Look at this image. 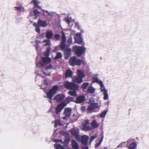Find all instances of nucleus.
Instances as JSON below:
<instances>
[{"instance_id":"17","label":"nucleus","mask_w":149,"mask_h":149,"mask_svg":"<svg viewBox=\"0 0 149 149\" xmlns=\"http://www.w3.org/2000/svg\"><path fill=\"white\" fill-rule=\"evenodd\" d=\"M37 25L38 26L42 27H45L47 25L46 22L41 20H39L38 21Z\"/></svg>"},{"instance_id":"1","label":"nucleus","mask_w":149,"mask_h":149,"mask_svg":"<svg viewBox=\"0 0 149 149\" xmlns=\"http://www.w3.org/2000/svg\"><path fill=\"white\" fill-rule=\"evenodd\" d=\"M65 88L72 90H77L79 87V85L73 82H69L68 81H65L63 84Z\"/></svg>"},{"instance_id":"23","label":"nucleus","mask_w":149,"mask_h":149,"mask_svg":"<svg viewBox=\"0 0 149 149\" xmlns=\"http://www.w3.org/2000/svg\"><path fill=\"white\" fill-rule=\"evenodd\" d=\"M101 91L103 93L104 97V100H107L108 99V96L107 94V91L105 89L101 90Z\"/></svg>"},{"instance_id":"21","label":"nucleus","mask_w":149,"mask_h":149,"mask_svg":"<svg viewBox=\"0 0 149 149\" xmlns=\"http://www.w3.org/2000/svg\"><path fill=\"white\" fill-rule=\"evenodd\" d=\"M73 81L76 83H81L82 82V79L77 76L74 77L73 79Z\"/></svg>"},{"instance_id":"48","label":"nucleus","mask_w":149,"mask_h":149,"mask_svg":"<svg viewBox=\"0 0 149 149\" xmlns=\"http://www.w3.org/2000/svg\"><path fill=\"white\" fill-rule=\"evenodd\" d=\"M40 65H41L42 66H44V64L42 63L41 62H39L38 63Z\"/></svg>"},{"instance_id":"13","label":"nucleus","mask_w":149,"mask_h":149,"mask_svg":"<svg viewBox=\"0 0 149 149\" xmlns=\"http://www.w3.org/2000/svg\"><path fill=\"white\" fill-rule=\"evenodd\" d=\"M98 107V104L97 103H94L91 104L88 107L87 110L88 111H92L94 108Z\"/></svg>"},{"instance_id":"3","label":"nucleus","mask_w":149,"mask_h":149,"mask_svg":"<svg viewBox=\"0 0 149 149\" xmlns=\"http://www.w3.org/2000/svg\"><path fill=\"white\" fill-rule=\"evenodd\" d=\"M58 89V86L57 85L53 86L48 92L46 93L47 97L49 99H52L53 95L56 93Z\"/></svg>"},{"instance_id":"5","label":"nucleus","mask_w":149,"mask_h":149,"mask_svg":"<svg viewBox=\"0 0 149 149\" xmlns=\"http://www.w3.org/2000/svg\"><path fill=\"white\" fill-rule=\"evenodd\" d=\"M62 41L61 42L60 49L62 50L65 49L66 47L65 42H66V38L64 32H61Z\"/></svg>"},{"instance_id":"25","label":"nucleus","mask_w":149,"mask_h":149,"mask_svg":"<svg viewBox=\"0 0 149 149\" xmlns=\"http://www.w3.org/2000/svg\"><path fill=\"white\" fill-rule=\"evenodd\" d=\"M78 76L81 78L82 79L83 78L85 77V75L84 74L83 72L79 70H78L77 71Z\"/></svg>"},{"instance_id":"22","label":"nucleus","mask_w":149,"mask_h":149,"mask_svg":"<svg viewBox=\"0 0 149 149\" xmlns=\"http://www.w3.org/2000/svg\"><path fill=\"white\" fill-rule=\"evenodd\" d=\"M92 81L93 82H97L100 84V85L101 87L102 86H103V83L102 82V81H99L97 78H96L95 77H93L92 78Z\"/></svg>"},{"instance_id":"45","label":"nucleus","mask_w":149,"mask_h":149,"mask_svg":"<svg viewBox=\"0 0 149 149\" xmlns=\"http://www.w3.org/2000/svg\"><path fill=\"white\" fill-rule=\"evenodd\" d=\"M54 142H60L62 144V143L63 141L61 140H58V139H54Z\"/></svg>"},{"instance_id":"30","label":"nucleus","mask_w":149,"mask_h":149,"mask_svg":"<svg viewBox=\"0 0 149 149\" xmlns=\"http://www.w3.org/2000/svg\"><path fill=\"white\" fill-rule=\"evenodd\" d=\"M73 91H69L68 93V94L71 96H77V94L76 93V91L77 90Z\"/></svg>"},{"instance_id":"50","label":"nucleus","mask_w":149,"mask_h":149,"mask_svg":"<svg viewBox=\"0 0 149 149\" xmlns=\"http://www.w3.org/2000/svg\"><path fill=\"white\" fill-rule=\"evenodd\" d=\"M103 139V137H102L101 139H100L99 143L101 144L102 143Z\"/></svg>"},{"instance_id":"38","label":"nucleus","mask_w":149,"mask_h":149,"mask_svg":"<svg viewBox=\"0 0 149 149\" xmlns=\"http://www.w3.org/2000/svg\"><path fill=\"white\" fill-rule=\"evenodd\" d=\"M43 42H45L46 43V44L45 45V46L49 45L50 43V40L48 39L44 40Z\"/></svg>"},{"instance_id":"11","label":"nucleus","mask_w":149,"mask_h":149,"mask_svg":"<svg viewBox=\"0 0 149 149\" xmlns=\"http://www.w3.org/2000/svg\"><path fill=\"white\" fill-rule=\"evenodd\" d=\"M86 100V98L84 95H80L77 97L75 101L76 103H81L83 102Z\"/></svg>"},{"instance_id":"32","label":"nucleus","mask_w":149,"mask_h":149,"mask_svg":"<svg viewBox=\"0 0 149 149\" xmlns=\"http://www.w3.org/2000/svg\"><path fill=\"white\" fill-rule=\"evenodd\" d=\"M75 41L76 42V43L80 44L82 42V39L80 37H77L75 38Z\"/></svg>"},{"instance_id":"51","label":"nucleus","mask_w":149,"mask_h":149,"mask_svg":"<svg viewBox=\"0 0 149 149\" xmlns=\"http://www.w3.org/2000/svg\"><path fill=\"white\" fill-rule=\"evenodd\" d=\"M103 139V137H102L101 139H100L99 143L101 144L102 143Z\"/></svg>"},{"instance_id":"2","label":"nucleus","mask_w":149,"mask_h":149,"mask_svg":"<svg viewBox=\"0 0 149 149\" xmlns=\"http://www.w3.org/2000/svg\"><path fill=\"white\" fill-rule=\"evenodd\" d=\"M73 52L78 56H80L85 52V48L82 46H74L72 48Z\"/></svg>"},{"instance_id":"49","label":"nucleus","mask_w":149,"mask_h":149,"mask_svg":"<svg viewBox=\"0 0 149 149\" xmlns=\"http://www.w3.org/2000/svg\"><path fill=\"white\" fill-rule=\"evenodd\" d=\"M82 149H88V147L87 146L82 147Z\"/></svg>"},{"instance_id":"54","label":"nucleus","mask_w":149,"mask_h":149,"mask_svg":"<svg viewBox=\"0 0 149 149\" xmlns=\"http://www.w3.org/2000/svg\"><path fill=\"white\" fill-rule=\"evenodd\" d=\"M47 14H48V15H50V13L49 12H48Z\"/></svg>"},{"instance_id":"19","label":"nucleus","mask_w":149,"mask_h":149,"mask_svg":"<svg viewBox=\"0 0 149 149\" xmlns=\"http://www.w3.org/2000/svg\"><path fill=\"white\" fill-rule=\"evenodd\" d=\"M73 75V72L72 70L70 69H68L66 71L65 76V78H67L68 77H71Z\"/></svg>"},{"instance_id":"27","label":"nucleus","mask_w":149,"mask_h":149,"mask_svg":"<svg viewBox=\"0 0 149 149\" xmlns=\"http://www.w3.org/2000/svg\"><path fill=\"white\" fill-rule=\"evenodd\" d=\"M136 145L135 143L133 142L129 146L128 149H136Z\"/></svg>"},{"instance_id":"20","label":"nucleus","mask_w":149,"mask_h":149,"mask_svg":"<svg viewBox=\"0 0 149 149\" xmlns=\"http://www.w3.org/2000/svg\"><path fill=\"white\" fill-rule=\"evenodd\" d=\"M99 125V124L97 123L96 120H93L91 123V125L93 129L97 128Z\"/></svg>"},{"instance_id":"42","label":"nucleus","mask_w":149,"mask_h":149,"mask_svg":"<svg viewBox=\"0 0 149 149\" xmlns=\"http://www.w3.org/2000/svg\"><path fill=\"white\" fill-rule=\"evenodd\" d=\"M14 8H15V10L17 11L20 12L22 8V6H16Z\"/></svg>"},{"instance_id":"57","label":"nucleus","mask_w":149,"mask_h":149,"mask_svg":"<svg viewBox=\"0 0 149 149\" xmlns=\"http://www.w3.org/2000/svg\"><path fill=\"white\" fill-rule=\"evenodd\" d=\"M43 74H45V72H43Z\"/></svg>"},{"instance_id":"14","label":"nucleus","mask_w":149,"mask_h":149,"mask_svg":"<svg viewBox=\"0 0 149 149\" xmlns=\"http://www.w3.org/2000/svg\"><path fill=\"white\" fill-rule=\"evenodd\" d=\"M84 123L83 124L84 130L85 131H88L90 130V127L87 124H88V120H85Z\"/></svg>"},{"instance_id":"39","label":"nucleus","mask_w":149,"mask_h":149,"mask_svg":"<svg viewBox=\"0 0 149 149\" xmlns=\"http://www.w3.org/2000/svg\"><path fill=\"white\" fill-rule=\"evenodd\" d=\"M54 37L57 40H59L61 37L60 35L57 34H55L54 36Z\"/></svg>"},{"instance_id":"37","label":"nucleus","mask_w":149,"mask_h":149,"mask_svg":"<svg viewBox=\"0 0 149 149\" xmlns=\"http://www.w3.org/2000/svg\"><path fill=\"white\" fill-rule=\"evenodd\" d=\"M107 111H104L101 113L100 117L101 118H104L107 113Z\"/></svg>"},{"instance_id":"59","label":"nucleus","mask_w":149,"mask_h":149,"mask_svg":"<svg viewBox=\"0 0 149 149\" xmlns=\"http://www.w3.org/2000/svg\"><path fill=\"white\" fill-rule=\"evenodd\" d=\"M56 123H55V125H56Z\"/></svg>"},{"instance_id":"31","label":"nucleus","mask_w":149,"mask_h":149,"mask_svg":"<svg viewBox=\"0 0 149 149\" xmlns=\"http://www.w3.org/2000/svg\"><path fill=\"white\" fill-rule=\"evenodd\" d=\"M70 141V139L69 138L67 139H65L63 142H62V144L65 145V146H67L68 145Z\"/></svg>"},{"instance_id":"43","label":"nucleus","mask_w":149,"mask_h":149,"mask_svg":"<svg viewBox=\"0 0 149 149\" xmlns=\"http://www.w3.org/2000/svg\"><path fill=\"white\" fill-rule=\"evenodd\" d=\"M96 136H92L90 139V143H91L96 138Z\"/></svg>"},{"instance_id":"55","label":"nucleus","mask_w":149,"mask_h":149,"mask_svg":"<svg viewBox=\"0 0 149 149\" xmlns=\"http://www.w3.org/2000/svg\"><path fill=\"white\" fill-rule=\"evenodd\" d=\"M121 145H122V144H120L119 145H118V147H119V146H121Z\"/></svg>"},{"instance_id":"24","label":"nucleus","mask_w":149,"mask_h":149,"mask_svg":"<svg viewBox=\"0 0 149 149\" xmlns=\"http://www.w3.org/2000/svg\"><path fill=\"white\" fill-rule=\"evenodd\" d=\"M70 132L71 134L74 136H76L79 133V130H76L75 129H71L70 130Z\"/></svg>"},{"instance_id":"47","label":"nucleus","mask_w":149,"mask_h":149,"mask_svg":"<svg viewBox=\"0 0 149 149\" xmlns=\"http://www.w3.org/2000/svg\"><path fill=\"white\" fill-rule=\"evenodd\" d=\"M100 144L99 142L95 144V148H97L98 147Z\"/></svg>"},{"instance_id":"41","label":"nucleus","mask_w":149,"mask_h":149,"mask_svg":"<svg viewBox=\"0 0 149 149\" xmlns=\"http://www.w3.org/2000/svg\"><path fill=\"white\" fill-rule=\"evenodd\" d=\"M31 3L34 4L35 6H37L38 3L36 0H32Z\"/></svg>"},{"instance_id":"15","label":"nucleus","mask_w":149,"mask_h":149,"mask_svg":"<svg viewBox=\"0 0 149 149\" xmlns=\"http://www.w3.org/2000/svg\"><path fill=\"white\" fill-rule=\"evenodd\" d=\"M71 146L74 149H79L78 143L74 140H72L71 141Z\"/></svg>"},{"instance_id":"56","label":"nucleus","mask_w":149,"mask_h":149,"mask_svg":"<svg viewBox=\"0 0 149 149\" xmlns=\"http://www.w3.org/2000/svg\"><path fill=\"white\" fill-rule=\"evenodd\" d=\"M39 42H38V41H36V43H38Z\"/></svg>"},{"instance_id":"44","label":"nucleus","mask_w":149,"mask_h":149,"mask_svg":"<svg viewBox=\"0 0 149 149\" xmlns=\"http://www.w3.org/2000/svg\"><path fill=\"white\" fill-rule=\"evenodd\" d=\"M68 43V44H71L72 42V38H70L67 40Z\"/></svg>"},{"instance_id":"36","label":"nucleus","mask_w":149,"mask_h":149,"mask_svg":"<svg viewBox=\"0 0 149 149\" xmlns=\"http://www.w3.org/2000/svg\"><path fill=\"white\" fill-rule=\"evenodd\" d=\"M35 25L36 26L35 30L38 33H39L40 31V29L39 28V26H38L37 24H35Z\"/></svg>"},{"instance_id":"4","label":"nucleus","mask_w":149,"mask_h":149,"mask_svg":"<svg viewBox=\"0 0 149 149\" xmlns=\"http://www.w3.org/2000/svg\"><path fill=\"white\" fill-rule=\"evenodd\" d=\"M82 62V61L80 59H77L75 56L71 57L69 61L70 65L72 66L74 65L80 66Z\"/></svg>"},{"instance_id":"9","label":"nucleus","mask_w":149,"mask_h":149,"mask_svg":"<svg viewBox=\"0 0 149 149\" xmlns=\"http://www.w3.org/2000/svg\"><path fill=\"white\" fill-rule=\"evenodd\" d=\"M62 102L58 104L55 108L56 113V114H58L61 111L64 107L65 106Z\"/></svg>"},{"instance_id":"53","label":"nucleus","mask_w":149,"mask_h":149,"mask_svg":"<svg viewBox=\"0 0 149 149\" xmlns=\"http://www.w3.org/2000/svg\"><path fill=\"white\" fill-rule=\"evenodd\" d=\"M44 11L47 13L48 12L47 10H44Z\"/></svg>"},{"instance_id":"28","label":"nucleus","mask_w":149,"mask_h":149,"mask_svg":"<svg viewBox=\"0 0 149 149\" xmlns=\"http://www.w3.org/2000/svg\"><path fill=\"white\" fill-rule=\"evenodd\" d=\"M50 53V49L49 47L47 48L45 52L44 53V55L45 57H48Z\"/></svg>"},{"instance_id":"58","label":"nucleus","mask_w":149,"mask_h":149,"mask_svg":"<svg viewBox=\"0 0 149 149\" xmlns=\"http://www.w3.org/2000/svg\"><path fill=\"white\" fill-rule=\"evenodd\" d=\"M51 66H52V65H50V67H51Z\"/></svg>"},{"instance_id":"7","label":"nucleus","mask_w":149,"mask_h":149,"mask_svg":"<svg viewBox=\"0 0 149 149\" xmlns=\"http://www.w3.org/2000/svg\"><path fill=\"white\" fill-rule=\"evenodd\" d=\"M65 95L62 94L56 95L54 98V100H56L58 102H62L65 98Z\"/></svg>"},{"instance_id":"52","label":"nucleus","mask_w":149,"mask_h":149,"mask_svg":"<svg viewBox=\"0 0 149 149\" xmlns=\"http://www.w3.org/2000/svg\"><path fill=\"white\" fill-rule=\"evenodd\" d=\"M67 21L68 23H69L70 22V21L69 19H67Z\"/></svg>"},{"instance_id":"40","label":"nucleus","mask_w":149,"mask_h":149,"mask_svg":"<svg viewBox=\"0 0 149 149\" xmlns=\"http://www.w3.org/2000/svg\"><path fill=\"white\" fill-rule=\"evenodd\" d=\"M75 136V139L77 141H81V137L79 135V134H77Z\"/></svg>"},{"instance_id":"18","label":"nucleus","mask_w":149,"mask_h":149,"mask_svg":"<svg viewBox=\"0 0 149 149\" xmlns=\"http://www.w3.org/2000/svg\"><path fill=\"white\" fill-rule=\"evenodd\" d=\"M42 61L43 63H49L51 61V59L47 57H43L41 58Z\"/></svg>"},{"instance_id":"6","label":"nucleus","mask_w":149,"mask_h":149,"mask_svg":"<svg viewBox=\"0 0 149 149\" xmlns=\"http://www.w3.org/2000/svg\"><path fill=\"white\" fill-rule=\"evenodd\" d=\"M72 111V109L70 108H65L64 110L63 114L65 116L63 118V120H66L69 118L71 115V113Z\"/></svg>"},{"instance_id":"29","label":"nucleus","mask_w":149,"mask_h":149,"mask_svg":"<svg viewBox=\"0 0 149 149\" xmlns=\"http://www.w3.org/2000/svg\"><path fill=\"white\" fill-rule=\"evenodd\" d=\"M55 149H65L63 146L60 144H56L54 145Z\"/></svg>"},{"instance_id":"16","label":"nucleus","mask_w":149,"mask_h":149,"mask_svg":"<svg viewBox=\"0 0 149 149\" xmlns=\"http://www.w3.org/2000/svg\"><path fill=\"white\" fill-rule=\"evenodd\" d=\"M53 34L52 30H49L46 31L45 36L48 39L51 38L53 36Z\"/></svg>"},{"instance_id":"34","label":"nucleus","mask_w":149,"mask_h":149,"mask_svg":"<svg viewBox=\"0 0 149 149\" xmlns=\"http://www.w3.org/2000/svg\"><path fill=\"white\" fill-rule=\"evenodd\" d=\"M33 13L36 17H38L40 16V13L36 9H34L33 10Z\"/></svg>"},{"instance_id":"35","label":"nucleus","mask_w":149,"mask_h":149,"mask_svg":"<svg viewBox=\"0 0 149 149\" xmlns=\"http://www.w3.org/2000/svg\"><path fill=\"white\" fill-rule=\"evenodd\" d=\"M89 83L87 82L83 83L81 86V87L84 89H86Z\"/></svg>"},{"instance_id":"12","label":"nucleus","mask_w":149,"mask_h":149,"mask_svg":"<svg viewBox=\"0 0 149 149\" xmlns=\"http://www.w3.org/2000/svg\"><path fill=\"white\" fill-rule=\"evenodd\" d=\"M74 99L73 97H67L64 101L62 102V103L64 104L65 106L70 102H74Z\"/></svg>"},{"instance_id":"26","label":"nucleus","mask_w":149,"mask_h":149,"mask_svg":"<svg viewBox=\"0 0 149 149\" xmlns=\"http://www.w3.org/2000/svg\"><path fill=\"white\" fill-rule=\"evenodd\" d=\"M95 91V89L92 86H89L87 89V93H93Z\"/></svg>"},{"instance_id":"10","label":"nucleus","mask_w":149,"mask_h":149,"mask_svg":"<svg viewBox=\"0 0 149 149\" xmlns=\"http://www.w3.org/2000/svg\"><path fill=\"white\" fill-rule=\"evenodd\" d=\"M88 137L86 135H83L81 137V142L84 146L88 145Z\"/></svg>"},{"instance_id":"8","label":"nucleus","mask_w":149,"mask_h":149,"mask_svg":"<svg viewBox=\"0 0 149 149\" xmlns=\"http://www.w3.org/2000/svg\"><path fill=\"white\" fill-rule=\"evenodd\" d=\"M64 50V55L65 59H68L71 56V49L70 48H65Z\"/></svg>"},{"instance_id":"46","label":"nucleus","mask_w":149,"mask_h":149,"mask_svg":"<svg viewBox=\"0 0 149 149\" xmlns=\"http://www.w3.org/2000/svg\"><path fill=\"white\" fill-rule=\"evenodd\" d=\"M86 109V107L85 106H83L81 107V110L82 111H84Z\"/></svg>"},{"instance_id":"33","label":"nucleus","mask_w":149,"mask_h":149,"mask_svg":"<svg viewBox=\"0 0 149 149\" xmlns=\"http://www.w3.org/2000/svg\"><path fill=\"white\" fill-rule=\"evenodd\" d=\"M62 57V54L60 52H58L56 53V55L54 59L55 60H56L58 58H61Z\"/></svg>"}]
</instances>
